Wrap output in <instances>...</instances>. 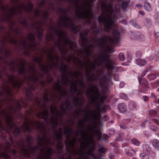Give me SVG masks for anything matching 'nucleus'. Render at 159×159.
<instances>
[{
	"label": "nucleus",
	"instance_id": "obj_12",
	"mask_svg": "<svg viewBox=\"0 0 159 159\" xmlns=\"http://www.w3.org/2000/svg\"><path fill=\"white\" fill-rule=\"evenodd\" d=\"M52 155V149L48 148L46 149L43 148L40 149V154L38 156L37 159H50Z\"/></svg>",
	"mask_w": 159,
	"mask_h": 159
},
{
	"label": "nucleus",
	"instance_id": "obj_30",
	"mask_svg": "<svg viewBox=\"0 0 159 159\" xmlns=\"http://www.w3.org/2000/svg\"><path fill=\"white\" fill-rule=\"evenodd\" d=\"M136 63L138 65L140 66H143L146 64L147 61L144 59H139L136 61Z\"/></svg>",
	"mask_w": 159,
	"mask_h": 159
},
{
	"label": "nucleus",
	"instance_id": "obj_58",
	"mask_svg": "<svg viewBox=\"0 0 159 159\" xmlns=\"http://www.w3.org/2000/svg\"><path fill=\"white\" fill-rule=\"evenodd\" d=\"M94 80V79L91 77V76H89L88 79V80L89 81H91Z\"/></svg>",
	"mask_w": 159,
	"mask_h": 159
},
{
	"label": "nucleus",
	"instance_id": "obj_46",
	"mask_svg": "<svg viewBox=\"0 0 159 159\" xmlns=\"http://www.w3.org/2000/svg\"><path fill=\"white\" fill-rule=\"evenodd\" d=\"M37 31L38 32V36L39 37H40L42 34L43 30L41 27H40L39 29H37Z\"/></svg>",
	"mask_w": 159,
	"mask_h": 159
},
{
	"label": "nucleus",
	"instance_id": "obj_53",
	"mask_svg": "<svg viewBox=\"0 0 159 159\" xmlns=\"http://www.w3.org/2000/svg\"><path fill=\"white\" fill-rule=\"evenodd\" d=\"M98 151L99 152H100L101 153H105L106 152V150L104 148L102 147H101L98 149Z\"/></svg>",
	"mask_w": 159,
	"mask_h": 159
},
{
	"label": "nucleus",
	"instance_id": "obj_48",
	"mask_svg": "<svg viewBox=\"0 0 159 159\" xmlns=\"http://www.w3.org/2000/svg\"><path fill=\"white\" fill-rule=\"evenodd\" d=\"M148 79L150 80H154L156 76L154 75L153 74H151L149 75L148 76Z\"/></svg>",
	"mask_w": 159,
	"mask_h": 159
},
{
	"label": "nucleus",
	"instance_id": "obj_17",
	"mask_svg": "<svg viewBox=\"0 0 159 159\" xmlns=\"http://www.w3.org/2000/svg\"><path fill=\"white\" fill-rule=\"evenodd\" d=\"M76 141V138L75 137L72 139L70 141H66L65 143L66 146L67 151L69 152V148H71L73 152L75 154H76L78 151L77 150L74 148L75 145Z\"/></svg>",
	"mask_w": 159,
	"mask_h": 159
},
{
	"label": "nucleus",
	"instance_id": "obj_27",
	"mask_svg": "<svg viewBox=\"0 0 159 159\" xmlns=\"http://www.w3.org/2000/svg\"><path fill=\"white\" fill-rule=\"evenodd\" d=\"M112 34L114 38V39H111L110 40H119L120 36V33L118 31L114 30L113 31Z\"/></svg>",
	"mask_w": 159,
	"mask_h": 159
},
{
	"label": "nucleus",
	"instance_id": "obj_57",
	"mask_svg": "<svg viewBox=\"0 0 159 159\" xmlns=\"http://www.w3.org/2000/svg\"><path fill=\"white\" fill-rule=\"evenodd\" d=\"M40 14V11L39 10L36 11L35 12V15L36 17L39 16Z\"/></svg>",
	"mask_w": 159,
	"mask_h": 159
},
{
	"label": "nucleus",
	"instance_id": "obj_4",
	"mask_svg": "<svg viewBox=\"0 0 159 159\" xmlns=\"http://www.w3.org/2000/svg\"><path fill=\"white\" fill-rule=\"evenodd\" d=\"M89 90L91 93L89 94V97L92 102H95L97 98L100 102H103L106 99L105 95V94L101 95L98 88L94 84L91 85L89 88Z\"/></svg>",
	"mask_w": 159,
	"mask_h": 159
},
{
	"label": "nucleus",
	"instance_id": "obj_44",
	"mask_svg": "<svg viewBox=\"0 0 159 159\" xmlns=\"http://www.w3.org/2000/svg\"><path fill=\"white\" fill-rule=\"evenodd\" d=\"M87 129L89 131V133L91 135H93L94 136V134H93V131L94 128L91 127V126H89L87 127Z\"/></svg>",
	"mask_w": 159,
	"mask_h": 159
},
{
	"label": "nucleus",
	"instance_id": "obj_20",
	"mask_svg": "<svg viewBox=\"0 0 159 159\" xmlns=\"http://www.w3.org/2000/svg\"><path fill=\"white\" fill-rule=\"evenodd\" d=\"M54 32L59 39H62L63 40H67L66 39V34L64 31L55 29L54 30Z\"/></svg>",
	"mask_w": 159,
	"mask_h": 159
},
{
	"label": "nucleus",
	"instance_id": "obj_32",
	"mask_svg": "<svg viewBox=\"0 0 159 159\" xmlns=\"http://www.w3.org/2000/svg\"><path fill=\"white\" fill-rule=\"evenodd\" d=\"M59 130L60 131H58L57 132L56 135V139L57 140H60L62 139L61 136L62 135V133L61 132L62 130V128H59Z\"/></svg>",
	"mask_w": 159,
	"mask_h": 159
},
{
	"label": "nucleus",
	"instance_id": "obj_8",
	"mask_svg": "<svg viewBox=\"0 0 159 159\" xmlns=\"http://www.w3.org/2000/svg\"><path fill=\"white\" fill-rule=\"evenodd\" d=\"M9 82L11 85L13 89H18L23 83L21 80H20L17 76L13 75L8 76Z\"/></svg>",
	"mask_w": 159,
	"mask_h": 159
},
{
	"label": "nucleus",
	"instance_id": "obj_64",
	"mask_svg": "<svg viewBox=\"0 0 159 159\" xmlns=\"http://www.w3.org/2000/svg\"><path fill=\"white\" fill-rule=\"evenodd\" d=\"M16 152H17V151L15 150H13L12 151V153L14 155L15 154Z\"/></svg>",
	"mask_w": 159,
	"mask_h": 159
},
{
	"label": "nucleus",
	"instance_id": "obj_24",
	"mask_svg": "<svg viewBox=\"0 0 159 159\" xmlns=\"http://www.w3.org/2000/svg\"><path fill=\"white\" fill-rule=\"evenodd\" d=\"M61 81L64 84H66L69 82V79L65 74H62L61 76Z\"/></svg>",
	"mask_w": 159,
	"mask_h": 159
},
{
	"label": "nucleus",
	"instance_id": "obj_34",
	"mask_svg": "<svg viewBox=\"0 0 159 159\" xmlns=\"http://www.w3.org/2000/svg\"><path fill=\"white\" fill-rule=\"evenodd\" d=\"M89 30H86L84 33H82L80 35V37L82 39V40H86V36L89 33Z\"/></svg>",
	"mask_w": 159,
	"mask_h": 159
},
{
	"label": "nucleus",
	"instance_id": "obj_14",
	"mask_svg": "<svg viewBox=\"0 0 159 159\" xmlns=\"http://www.w3.org/2000/svg\"><path fill=\"white\" fill-rule=\"evenodd\" d=\"M101 57L103 61L105 63V67L107 69L110 70L114 68L112 66V62L110 59L108 55L103 53L101 55Z\"/></svg>",
	"mask_w": 159,
	"mask_h": 159
},
{
	"label": "nucleus",
	"instance_id": "obj_47",
	"mask_svg": "<svg viewBox=\"0 0 159 159\" xmlns=\"http://www.w3.org/2000/svg\"><path fill=\"white\" fill-rule=\"evenodd\" d=\"M34 61L38 62L40 65L42 59L41 58H38L37 57H35L34 58Z\"/></svg>",
	"mask_w": 159,
	"mask_h": 159
},
{
	"label": "nucleus",
	"instance_id": "obj_7",
	"mask_svg": "<svg viewBox=\"0 0 159 159\" xmlns=\"http://www.w3.org/2000/svg\"><path fill=\"white\" fill-rule=\"evenodd\" d=\"M19 148L23 154L26 157H30L31 154H34L37 150L40 149L39 147L37 146L31 147L29 144L27 147H25L23 143L20 144Z\"/></svg>",
	"mask_w": 159,
	"mask_h": 159
},
{
	"label": "nucleus",
	"instance_id": "obj_22",
	"mask_svg": "<svg viewBox=\"0 0 159 159\" xmlns=\"http://www.w3.org/2000/svg\"><path fill=\"white\" fill-rule=\"evenodd\" d=\"M54 88L57 91L59 92L60 93L62 96H65L67 95V92L65 90H61V86L59 83L57 82L54 84Z\"/></svg>",
	"mask_w": 159,
	"mask_h": 159
},
{
	"label": "nucleus",
	"instance_id": "obj_37",
	"mask_svg": "<svg viewBox=\"0 0 159 159\" xmlns=\"http://www.w3.org/2000/svg\"><path fill=\"white\" fill-rule=\"evenodd\" d=\"M94 135L97 136L98 139L99 140H100L102 137V133L98 130H96L95 132Z\"/></svg>",
	"mask_w": 159,
	"mask_h": 159
},
{
	"label": "nucleus",
	"instance_id": "obj_56",
	"mask_svg": "<svg viewBox=\"0 0 159 159\" xmlns=\"http://www.w3.org/2000/svg\"><path fill=\"white\" fill-rule=\"evenodd\" d=\"M43 99L45 102H47L48 100V98L47 95H44L43 98Z\"/></svg>",
	"mask_w": 159,
	"mask_h": 159
},
{
	"label": "nucleus",
	"instance_id": "obj_9",
	"mask_svg": "<svg viewBox=\"0 0 159 159\" xmlns=\"http://www.w3.org/2000/svg\"><path fill=\"white\" fill-rule=\"evenodd\" d=\"M51 111L53 115L54 114L55 116H53L51 119V122L54 127L57 125L58 120L59 117L61 116L60 111L57 109L55 106H52L51 107Z\"/></svg>",
	"mask_w": 159,
	"mask_h": 159
},
{
	"label": "nucleus",
	"instance_id": "obj_15",
	"mask_svg": "<svg viewBox=\"0 0 159 159\" xmlns=\"http://www.w3.org/2000/svg\"><path fill=\"white\" fill-rule=\"evenodd\" d=\"M92 113L91 116V118L94 120H99L100 117V114L99 113H97L95 110L93 111L89 110L88 112L86 113V115L84 116V121L86 122L88 120V113L90 115Z\"/></svg>",
	"mask_w": 159,
	"mask_h": 159
},
{
	"label": "nucleus",
	"instance_id": "obj_35",
	"mask_svg": "<svg viewBox=\"0 0 159 159\" xmlns=\"http://www.w3.org/2000/svg\"><path fill=\"white\" fill-rule=\"evenodd\" d=\"M149 129L151 132H155L159 130V128L155 126L151 125L149 126Z\"/></svg>",
	"mask_w": 159,
	"mask_h": 159
},
{
	"label": "nucleus",
	"instance_id": "obj_60",
	"mask_svg": "<svg viewBox=\"0 0 159 159\" xmlns=\"http://www.w3.org/2000/svg\"><path fill=\"white\" fill-rule=\"evenodd\" d=\"M143 98V100L145 101H148L149 100L147 96H144Z\"/></svg>",
	"mask_w": 159,
	"mask_h": 159
},
{
	"label": "nucleus",
	"instance_id": "obj_3",
	"mask_svg": "<svg viewBox=\"0 0 159 159\" xmlns=\"http://www.w3.org/2000/svg\"><path fill=\"white\" fill-rule=\"evenodd\" d=\"M59 23V24L62 26L70 29L71 32L75 34L78 32L80 30V26H75L73 21L66 16L60 17Z\"/></svg>",
	"mask_w": 159,
	"mask_h": 159
},
{
	"label": "nucleus",
	"instance_id": "obj_49",
	"mask_svg": "<svg viewBox=\"0 0 159 159\" xmlns=\"http://www.w3.org/2000/svg\"><path fill=\"white\" fill-rule=\"evenodd\" d=\"M28 40H34V34L32 33L29 34L28 35Z\"/></svg>",
	"mask_w": 159,
	"mask_h": 159
},
{
	"label": "nucleus",
	"instance_id": "obj_36",
	"mask_svg": "<svg viewBox=\"0 0 159 159\" xmlns=\"http://www.w3.org/2000/svg\"><path fill=\"white\" fill-rule=\"evenodd\" d=\"M83 147L79 150L77 152L80 157H83L82 159H88L86 157L84 156V153L83 151Z\"/></svg>",
	"mask_w": 159,
	"mask_h": 159
},
{
	"label": "nucleus",
	"instance_id": "obj_19",
	"mask_svg": "<svg viewBox=\"0 0 159 159\" xmlns=\"http://www.w3.org/2000/svg\"><path fill=\"white\" fill-rule=\"evenodd\" d=\"M78 84L79 86H85V84L83 81L80 80L76 82H73L70 85V89L73 90L75 92L77 91V84Z\"/></svg>",
	"mask_w": 159,
	"mask_h": 159
},
{
	"label": "nucleus",
	"instance_id": "obj_41",
	"mask_svg": "<svg viewBox=\"0 0 159 159\" xmlns=\"http://www.w3.org/2000/svg\"><path fill=\"white\" fill-rule=\"evenodd\" d=\"M37 48V45L34 43L33 42H32L31 44H30L29 45V48L32 50H35Z\"/></svg>",
	"mask_w": 159,
	"mask_h": 159
},
{
	"label": "nucleus",
	"instance_id": "obj_45",
	"mask_svg": "<svg viewBox=\"0 0 159 159\" xmlns=\"http://www.w3.org/2000/svg\"><path fill=\"white\" fill-rule=\"evenodd\" d=\"M84 52L87 57L91 55V52L90 50V48L89 47L87 49H85L84 50Z\"/></svg>",
	"mask_w": 159,
	"mask_h": 159
},
{
	"label": "nucleus",
	"instance_id": "obj_52",
	"mask_svg": "<svg viewBox=\"0 0 159 159\" xmlns=\"http://www.w3.org/2000/svg\"><path fill=\"white\" fill-rule=\"evenodd\" d=\"M79 98L77 97H74L73 98V101L74 102L76 103L77 104L79 103Z\"/></svg>",
	"mask_w": 159,
	"mask_h": 159
},
{
	"label": "nucleus",
	"instance_id": "obj_62",
	"mask_svg": "<svg viewBox=\"0 0 159 159\" xmlns=\"http://www.w3.org/2000/svg\"><path fill=\"white\" fill-rule=\"evenodd\" d=\"M29 70V71H30L31 70L33 71H34V67L33 66H31V67H30Z\"/></svg>",
	"mask_w": 159,
	"mask_h": 159
},
{
	"label": "nucleus",
	"instance_id": "obj_26",
	"mask_svg": "<svg viewBox=\"0 0 159 159\" xmlns=\"http://www.w3.org/2000/svg\"><path fill=\"white\" fill-rule=\"evenodd\" d=\"M118 108L119 111L121 112H125L126 110V108L125 104L122 103L119 105Z\"/></svg>",
	"mask_w": 159,
	"mask_h": 159
},
{
	"label": "nucleus",
	"instance_id": "obj_55",
	"mask_svg": "<svg viewBox=\"0 0 159 159\" xmlns=\"http://www.w3.org/2000/svg\"><path fill=\"white\" fill-rule=\"evenodd\" d=\"M48 13L47 11H45L42 14V16L44 18H46L48 16Z\"/></svg>",
	"mask_w": 159,
	"mask_h": 159
},
{
	"label": "nucleus",
	"instance_id": "obj_63",
	"mask_svg": "<svg viewBox=\"0 0 159 159\" xmlns=\"http://www.w3.org/2000/svg\"><path fill=\"white\" fill-rule=\"evenodd\" d=\"M12 3L13 4H16V2H18L17 0H11Z\"/></svg>",
	"mask_w": 159,
	"mask_h": 159
},
{
	"label": "nucleus",
	"instance_id": "obj_31",
	"mask_svg": "<svg viewBox=\"0 0 159 159\" xmlns=\"http://www.w3.org/2000/svg\"><path fill=\"white\" fill-rule=\"evenodd\" d=\"M95 149V145L93 144L89 149V150L86 152V154L93 157L92 152Z\"/></svg>",
	"mask_w": 159,
	"mask_h": 159
},
{
	"label": "nucleus",
	"instance_id": "obj_43",
	"mask_svg": "<svg viewBox=\"0 0 159 159\" xmlns=\"http://www.w3.org/2000/svg\"><path fill=\"white\" fill-rule=\"evenodd\" d=\"M149 114L151 117H153L157 115V112L155 111L151 110L149 111Z\"/></svg>",
	"mask_w": 159,
	"mask_h": 159
},
{
	"label": "nucleus",
	"instance_id": "obj_16",
	"mask_svg": "<svg viewBox=\"0 0 159 159\" xmlns=\"http://www.w3.org/2000/svg\"><path fill=\"white\" fill-rule=\"evenodd\" d=\"M41 107L42 109H43V110L41 112L38 113L36 115V116L38 118H43L46 121L48 122L49 119L48 111L44 105H42Z\"/></svg>",
	"mask_w": 159,
	"mask_h": 159
},
{
	"label": "nucleus",
	"instance_id": "obj_5",
	"mask_svg": "<svg viewBox=\"0 0 159 159\" xmlns=\"http://www.w3.org/2000/svg\"><path fill=\"white\" fill-rule=\"evenodd\" d=\"M30 128L34 129L42 128L44 132L45 131V128L43 127L39 121L30 122L28 119H26L22 126V129L24 131H29L30 130Z\"/></svg>",
	"mask_w": 159,
	"mask_h": 159
},
{
	"label": "nucleus",
	"instance_id": "obj_59",
	"mask_svg": "<svg viewBox=\"0 0 159 159\" xmlns=\"http://www.w3.org/2000/svg\"><path fill=\"white\" fill-rule=\"evenodd\" d=\"M102 137L104 139H106L108 138V136L106 134H103L102 136Z\"/></svg>",
	"mask_w": 159,
	"mask_h": 159
},
{
	"label": "nucleus",
	"instance_id": "obj_6",
	"mask_svg": "<svg viewBox=\"0 0 159 159\" xmlns=\"http://www.w3.org/2000/svg\"><path fill=\"white\" fill-rule=\"evenodd\" d=\"M47 57L48 58V65L44 64L41 66V69L43 71H47L48 68L56 67L57 65V63H54V61H57L58 59L54 55L52 50L47 53Z\"/></svg>",
	"mask_w": 159,
	"mask_h": 159
},
{
	"label": "nucleus",
	"instance_id": "obj_50",
	"mask_svg": "<svg viewBox=\"0 0 159 159\" xmlns=\"http://www.w3.org/2000/svg\"><path fill=\"white\" fill-rule=\"evenodd\" d=\"M119 57L121 61H124L125 59V57L123 53H120L119 54Z\"/></svg>",
	"mask_w": 159,
	"mask_h": 159
},
{
	"label": "nucleus",
	"instance_id": "obj_25",
	"mask_svg": "<svg viewBox=\"0 0 159 159\" xmlns=\"http://www.w3.org/2000/svg\"><path fill=\"white\" fill-rule=\"evenodd\" d=\"M151 143L154 148L159 150V140L156 139H153Z\"/></svg>",
	"mask_w": 159,
	"mask_h": 159
},
{
	"label": "nucleus",
	"instance_id": "obj_13",
	"mask_svg": "<svg viewBox=\"0 0 159 159\" xmlns=\"http://www.w3.org/2000/svg\"><path fill=\"white\" fill-rule=\"evenodd\" d=\"M78 62L77 65H79L80 68H84L85 72L88 70V66H90L91 70H94L95 67V65L94 63L90 62V60L88 59L85 62L82 61L80 60H78Z\"/></svg>",
	"mask_w": 159,
	"mask_h": 159
},
{
	"label": "nucleus",
	"instance_id": "obj_38",
	"mask_svg": "<svg viewBox=\"0 0 159 159\" xmlns=\"http://www.w3.org/2000/svg\"><path fill=\"white\" fill-rule=\"evenodd\" d=\"M85 122L84 119H82L80 120L78 123V126L82 129L83 128L85 125Z\"/></svg>",
	"mask_w": 159,
	"mask_h": 159
},
{
	"label": "nucleus",
	"instance_id": "obj_2",
	"mask_svg": "<svg viewBox=\"0 0 159 159\" xmlns=\"http://www.w3.org/2000/svg\"><path fill=\"white\" fill-rule=\"evenodd\" d=\"M1 0H0V8L3 12V16L8 19H11L16 15L20 14L22 11L25 12H30L33 8L32 3L29 2L27 6L24 4L20 5H15L14 7L10 8L8 6H4Z\"/></svg>",
	"mask_w": 159,
	"mask_h": 159
},
{
	"label": "nucleus",
	"instance_id": "obj_28",
	"mask_svg": "<svg viewBox=\"0 0 159 159\" xmlns=\"http://www.w3.org/2000/svg\"><path fill=\"white\" fill-rule=\"evenodd\" d=\"M65 41V43H70L69 44V48L70 49L72 50H74V48H75L76 47V45L75 43H73V42L70 41L71 40H64Z\"/></svg>",
	"mask_w": 159,
	"mask_h": 159
},
{
	"label": "nucleus",
	"instance_id": "obj_18",
	"mask_svg": "<svg viewBox=\"0 0 159 159\" xmlns=\"http://www.w3.org/2000/svg\"><path fill=\"white\" fill-rule=\"evenodd\" d=\"M61 69L63 71L66 72L67 75H69L71 74L72 75V78L75 76L77 79H78L80 75H81L80 73L79 72L74 71L73 72H68L67 67L66 65H64L63 66H61Z\"/></svg>",
	"mask_w": 159,
	"mask_h": 159
},
{
	"label": "nucleus",
	"instance_id": "obj_39",
	"mask_svg": "<svg viewBox=\"0 0 159 159\" xmlns=\"http://www.w3.org/2000/svg\"><path fill=\"white\" fill-rule=\"evenodd\" d=\"M144 7L145 9L148 11H149L152 10V7H151L150 5L148 2H146L145 3Z\"/></svg>",
	"mask_w": 159,
	"mask_h": 159
},
{
	"label": "nucleus",
	"instance_id": "obj_40",
	"mask_svg": "<svg viewBox=\"0 0 159 159\" xmlns=\"http://www.w3.org/2000/svg\"><path fill=\"white\" fill-rule=\"evenodd\" d=\"M129 1H123L121 4V7L123 9L126 8L129 3Z\"/></svg>",
	"mask_w": 159,
	"mask_h": 159
},
{
	"label": "nucleus",
	"instance_id": "obj_1",
	"mask_svg": "<svg viewBox=\"0 0 159 159\" xmlns=\"http://www.w3.org/2000/svg\"><path fill=\"white\" fill-rule=\"evenodd\" d=\"M101 10L102 13L98 18V21L103 23L104 30L109 32L111 26L115 22L112 16L113 10L112 4L110 3L107 4L106 3L102 2L101 5Z\"/></svg>",
	"mask_w": 159,
	"mask_h": 159
},
{
	"label": "nucleus",
	"instance_id": "obj_21",
	"mask_svg": "<svg viewBox=\"0 0 159 159\" xmlns=\"http://www.w3.org/2000/svg\"><path fill=\"white\" fill-rule=\"evenodd\" d=\"M39 144L41 146H43L46 144H49L50 143V140L45 134L41 139V141L39 142Z\"/></svg>",
	"mask_w": 159,
	"mask_h": 159
},
{
	"label": "nucleus",
	"instance_id": "obj_42",
	"mask_svg": "<svg viewBox=\"0 0 159 159\" xmlns=\"http://www.w3.org/2000/svg\"><path fill=\"white\" fill-rule=\"evenodd\" d=\"M140 157L142 159H149V158L148 155L145 153H141Z\"/></svg>",
	"mask_w": 159,
	"mask_h": 159
},
{
	"label": "nucleus",
	"instance_id": "obj_33",
	"mask_svg": "<svg viewBox=\"0 0 159 159\" xmlns=\"http://www.w3.org/2000/svg\"><path fill=\"white\" fill-rule=\"evenodd\" d=\"M131 143L132 144L136 146H139L141 143L136 138L132 139L131 140Z\"/></svg>",
	"mask_w": 159,
	"mask_h": 159
},
{
	"label": "nucleus",
	"instance_id": "obj_29",
	"mask_svg": "<svg viewBox=\"0 0 159 159\" xmlns=\"http://www.w3.org/2000/svg\"><path fill=\"white\" fill-rule=\"evenodd\" d=\"M19 66L20 68L19 70V73L22 74L25 72V65L24 63H21L20 64Z\"/></svg>",
	"mask_w": 159,
	"mask_h": 159
},
{
	"label": "nucleus",
	"instance_id": "obj_23",
	"mask_svg": "<svg viewBox=\"0 0 159 159\" xmlns=\"http://www.w3.org/2000/svg\"><path fill=\"white\" fill-rule=\"evenodd\" d=\"M64 134L66 135V138L68 141L69 140V138L70 136V133H72L71 128L65 127L64 128Z\"/></svg>",
	"mask_w": 159,
	"mask_h": 159
},
{
	"label": "nucleus",
	"instance_id": "obj_11",
	"mask_svg": "<svg viewBox=\"0 0 159 159\" xmlns=\"http://www.w3.org/2000/svg\"><path fill=\"white\" fill-rule=\"evenodd\" d=\"M89 134L86 131H84L81 135L82 139L84 141L82 143L84 144L83 148H87L90 144L93 143L94 136L90 135L88 138Z\"/></svg>",
	"mask_w": 159,
	"mask_h": 159
},
{
	"label": "nucleus",
	"instance_id": "obj_51",
	"mask_svg": "<svg viewBox=\"0 0 159 159\" xmlns=\"http://www.w3.org/2000/svg\"><path fill=\"white\" fill-rule=\"evenodd\" d=\"M57 147L58 149H61L63 147V144L61 142H58L57 146Z\"/></svg>",
	"mask_w": 159,
	"mask_h": 159
},
{
	"label": "nucleus",
	"instance_id": "obj_54",
	"mask_svg": "<svg viewBox=\"0 0 159 159\" xmlns=\"http://www.w3.org/2000/svg\"><path fill=\"white\" fill-rule=\"evenodd\" d=\"M152 121L157 125H159V120L157 119H153L152 120Z\"/></svg>",
	"mask_w": 159,
	"mask_h": 159
},
{
	"label": "nucleus",
	"instance_id": "obj_10",
	"mask_svg": "<svg viewBox=\"0 0 159 159\" xmlns=\"http://www.w3.org/2000/svg\"><path fill=\"white\" fill-rule=\"evenodd\" d=\"M102 43H103L102 47L107 52L112 53L114 52V47L117 43L119 40H101Z\"/></svg>",
	"mask_w": 159,
	"mask_h": 159
},
{
	"label": "nucleus",
	"instance_id": "obj_61",
	"mask_svg": "<svg viewBox=\"0 0 159 159\" xmlns=\"http://www.w3.org/2000/svg\"><path fill=\"white\" fill-rule=\"evenodd\" d=\"M154 34L155 36L156 37V38H157L159 36V32L157 33V32H155L154 33Z\"/></svg>",
	"mask_w": 159,
	"mask_h": 159
}]
</instances>
